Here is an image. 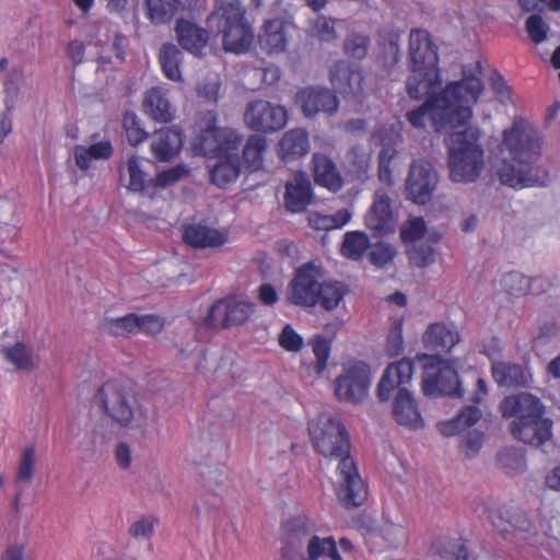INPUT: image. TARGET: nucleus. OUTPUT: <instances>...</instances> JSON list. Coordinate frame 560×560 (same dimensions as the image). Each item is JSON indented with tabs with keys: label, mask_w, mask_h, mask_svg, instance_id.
<instances>
[{
	"label": "nucleus",
	"mask_w": 560,
	"mask_h": 560,
	"mask_svg": "<svg viewBox=\"0 0 560 560\" xmlns=\"http://www.w3.org/2000/svg\"><path fill=\"white\" fill-rule=\"evenodd\" d=\"M499 150L502 159L493 168L501 185L518 190L550 184L549 172L537 163L541 155L540 138L529 125L514 121L503 131Z\"/></svg>",
	"instance_id": "obj_1"
},
{
	"label": "nucleus",
	"mask_w": 560,
	"mask_h": 560,
	"mask_svg": "<svg viewBox=\"0 0 560 560\" xmlns=\"http://www.w3.org/2000/svg\"><path fill=\"white\" fill-rule=\"evenodd\" d=\"M314 448L324 457L339 460L338 500L346 508L360 506L366 499V489L350 456L351 443L346 425L330 413H320L308 423Z\"/></svg>",
	"instance_id": "obj_2"
},
{
	"label": "nucleus",
	"mask_w": 560,
	"mask_h": 560,
	"mask_svg": "<svg viewBox=\"0 0 560 560\" xmlns=\"http://www.w3.org/2000/svg\"><path fill=\"white\" fill-rule=\"evenodd\" d=\"M483 84L471 69L463 67V79L448 83L438 96H431L416 109L406 114L408 122L418 129L425 127L430 116L434 130L465 126L472 116L471 105L477 102Z\"/></svg>",
	"instance_id": "obj_3"
},
{
	"label": "nucleus",
	"mask_w": 560,
	"mask_h": 560,
	"mask_svg": "<svg viewBox=\"0 0 560 560\" xmlns=\"http://www.w3.org/2000/svg\"><path fill=\"white\" fill-rule=\"evenodd\" d=\"M480 130L466 127L444 138L447 150L450 178L455 183L476 182L485 167V150L480 143Z\"/></svg>",
	"instance_id": "obj_4"
},
{
	"label": "nucleus",
	"mask_w": 560,
	"mask_h": 560,
	"mask_svg": "<svg viewBox=\"0 0 560 560\" xmlns=\"http://www.w3.org/2000/svg\"><path fill=\"white\" fill-rule=\"evenodd\" d=\"M211 31L222 34L226 51L242 54L249 49L254 32L241 0H215V10L207 19Z\"/></svg>",
	"instance_id": "obj_5"
},
{
	"label": "nucleus",
	"mask_w": 560,
	"mask_h": 560,
	"mask_svg": "<svg viewBox=\"0 0 560 560\" xmlns=\"http://www.w3.org/2000/svg\"><path fill=\"white\" fill-rule=\"evenodd\" d=\"M96 400L106 416L121 428L145 425V409L133 392L119 381H107L97 390Z\"/></svg>",
	"instance_id": "obj_6"
},
{
	"label": "nucleus",
	"mask_w": 560,
	"mask_h": 560,
	"mask_svg": "<svg viewBox=\"0 0 560 560\" xmlns=\"http://www.w3.org/2000/svg\"><path fill=\"white\" fill-rule=\"evenodd\" d=\"M419 360H425L421 388L424 396L438 398L447 396L462 398L464 389L457 371L440 355L418 354Z\"/></svg>",
	"instance_id": "obj_7"
},
{
	"label": "nucleus",
	"mask_w": 560,
	"mask_h": 560,
	"mask_svg": "<svg viewBox=\"0 0 560 560\" xmlns=\"http://www.w3.org/2000/svg\"><path fill=\"white\" fill-rule=\"evenodd\" d=\"M370 384V366L363 361H353L335 380V395L340 401L357 405L368 396Z\"/></svg>",
	"instance_id": "obj_8"
},
{
	"label": "nucleus",
	"mask_w": 560,
	"mask_h": 560,
	"mask_svg": "<svg viewBox=\"0 0 560 560\" xmlns=\"http://www.w3.org/2000/svg\"><path fill=\"white\" fill-rule=\"evenodd\" d=\"M256 305L236 298H224L212 304L205 317V325L210 328L225 329L246 323L255 313Z\"/></svg>",
	"instance_id": "obj_9"
},
{
	"label": "nucleus",
	"mask_w": 560,
	"mask_h": 560,
	"mask_svg": "<svg viewBox=\"0 0 560 560\" xmlns=\"http://www.w3.org/2000/svg\"><path fill=\"white\" fill-rule=\"evenodd\" d=\"M209 122L203 128L195 142V149L205 156H219L229 151H235L242 138L232 128H220L214 125L217 117L213 112H208Z\"/></svg>",
	"instance_id": "obj_10"
},
{
	"label": "nucleus",
	"mask_w": 560,
	"mask_h": 560,
	"mask_svg": "<svg viewBox=\"0 0 560 560\" xmlns=\"http://www.w3.org/2000/svg\"><path fill=\"white\" fill-rule=\"evenodd\" d=\"M319 269L313 262L301 266L287 291V300L296 306L314 307L318 303L320 284Z\"/></svg>",
	"instance_id": "obj_11"
},
{
	"label": "nucleus",
	"mask_w": 560,
	"mask_h": 560,
	"mask_svg": "<svg viewBox=\"0 0 560 560\" xmlns=\"http://www.w3.org/2000/svg\"><path fill=\"white\" fill-rule=\"evenodd\" d=\"M244 120L254 131L270 133L287 125V109L265 100L249 102L244 113Z\"/></svg>",
	"instance_id": "obj_12"
},
{
	"label": "nucleus",
	"mask_w": 560,
	"mask_h": 560,
	"mask_svg": "<svg viewBox=\"0 0 560 560\" xmlns=\"http://www.w3.org/2000/svg\"><path fill=\"white\" fill-rule=\"evenodd\" d=\"M438 182V173L429 161H415L409 168L406 190L413 202L427 205L432 199Z\"/></svg>",
	"instance_id": "obj_13"
},
{
	"label": "nucleus",
	"mask_w": 560,
	"mask_h": 560,
	"mask_svg": "<svg viewBox=\"0 0 560 560\" xmlns=\"http://www.w3.org/2000/svg\"><path fill=\"white\" fill-rule=\"evenodd\" d=\"M552 425V420L541 415L537 419L512 421L510 423V431L517 441L541 448L542 452L547 453L546 447L553 444Z\"/></svg>",
	"instance_id": "obj_14"
},
{
	"label": "nucleus",
	"mask_w": 560,
	"mask_h": 560,
	"mask_svg": "<svg viewBox=\"0 0 560 560\" xmlns=\"http://www.w3.org/2000/svg\"><path fill=\"white\" fill-rule=\"evenodd\" d=\"M413 375V361L404 358L390 363L377 384L376 395L380 401L385 402L394 398L396 393L408 389Z\"/></svg>",
	"instance_id": "obj_15"
},
{
	"label": "nucleus",
	"mask_w": 560,
	"mask_h": 560,
	"mask_svg": "<svg viewBox=\"0 0 560 560\" xmlns=\"http://www.w3.org/2000/svg\"><path fill=\"white\" fill-rule=\"evenodd\" d=\"M408 68L440 70L438 46L428 31L412 30L410 32Z\"/></svg>",
	"instance_id": "obj_16"
},
{
	"label": "nucleus",
	"mask_w": 560,
	"mask_h": 560,
	"mask_svg": "<svg viewBox=\"0 0 560 560\" xmlns=\"http://www.w3.org/2000/svg\"><path fill=\"white\" fill-rule=\"evenodd\" d=\"M365 225L376 237L395 232L396 221L392 210V200L385 192H375L373 203L365 215Z\"/></svg>",
	"instance_id": "obj_17"
},
{
	"label": "nucleus",
	"mask_w": 560,
	"mask_h": 560,
	"mask_svg": "<svg viewBox=\"0 0 560 560\" xmlns=\"http://www.w3.org/2000/svg\"><path fill=\"white\" fill-rule=\"evenodd\" d=\"M500 410L504 418L514 417L513 421H526L545 413V406L535 395L523 392L506 396L500 402Z\"/></svg>",
	"instance_id": "obj_18"
},
{
	"label": "nucleus",
	"mask_w": 560,
	"mask_h": 560,
	"mask_svg": "<svg viewBox=\"0 0 560 560\" xmlns=\"http://www.w3.org/2000/svg\"><path fill=\"white\" fill-rule=\"evenodd\" d=\"M313 187L304 173H296L284 185L283 205L291 213H302L313 202Z\"/></svg>",
	"instance_id": "obj_19"
},
{
	"label": "nucleus",
	"mask_w": 560,
	"mask_h": 560,
	"mask_svg": "<svg viewBox=\"0 0 560 560\" xmlns=\"http://www.w3.org/2000/svg\"><path fill=\"white\" fill-rule=\"evenodd\" d=\"M491 373L493 380L500 387L529 388L534 383L530 369L515 362H494L491 366Z\"/></svg>",
	"instance_id": "obj_20"
},
{
	"label": "nucleus",
	"mask_w": 560,
	"mask_h": 560,
	"mask_svg": "<svg viewBox=\"0 0 560 560\" xmlns=\"http://www.w3.org/2000/svg\"><path fill=\"white\" fill-rule=\"evenodd\" d=\"M302 112L306 117H314L318 113L332 115L338 110L337 96L325 88H308L298 94Z\"/></svg>",
	"instance_id": "obj_21"
},
{
	"label": "nucleus",
	"mask_w": 560,
	"mask_h": 560,
	"mask_svg": "<svg viewBox=\"0 0 560 560\" xmlns=\"http://www.w3.org/2000/svg\"><path fill=\"white\" fill-rule=\"evenodd\" d=\"M334 89L345 96H358L363 91L362 72L346 60L336 61L330 68Z\"/></svg>",
	"instance_id": "obj_22"
},
{
	"label": "nucleus",
	"mask_w": 560,
	"mask_h": 560,
	"mask_svg": "<svg viewBox=\"0 0 560 560\" xmlns=\"http://www.w3.org/2000/svg\"><path fill=\"white\" fill-rule=\"evenodd\" d=\"M392 399V417L399 425L410 430L424 427L418 404L409 389L396 393Z\"/></svg>",
	"instance_id": "obj_23"
},
{
	"label": "nucleus",
	"mask_w": 560,
	"mask_h": 560,
	"mask_svg": "<svg viewBox=\"0 0 560 560\" xmlns=\"http://www.w3.org/2000/svg\"><path fill=\"white\" fill-rule=\"evenodd\" d=\"M409 74L406 79V93L415 101L438 96L434 94L441 83L440 70L408 68Z\"/></svg>",
	"instance_id": "obj_24"
},
{
	"label": "nucleus",
	"mask_w": 560,
	"mask_h": 560,
	"mask_svg": "<svg viewBox=\"0 0 560 560\" xmlns=\"http://www.w3.org/2000/svg\"><path fill=\"white\" fill-rule=\"evenodd\" d=\"M460 340L458 331L442 323L429 325L422 336L423 347L435 355L450 352Z\"/></svg>",
	"instance_id": "obj_25"
},
{
	"label": "nucleus",
	"mask_w": 560,
	"mask_h": 560,
	"mask_svg": "<svg viewBox=\"0 0 560 560\" xmlns=\"http://www.w3.org/2000/svg\"><path fill=\"white\" fill-rule=\"evenodd\" d=\"M183 241L194 248H219L226 243L228 236L214 228L192 223L184 226Z\"/></svg>",
	"instance_id": "obj_26"
},
{
	"label": "nucleus",
	"mask_w": 560,
	"mask_h": 560,
	"mask_svg": "<svg viewBox=\"0 0 560 560\" xmlns=\"http://www.w3.org/2000/svg\"><path fill=\"white\" fill-rule=\"evenodd\" d=\"M210 170L211 183L218 187H225L235 182L241 173V160L235 151L221 154Z\"/></svg>",
	"instance_id": "obj_27"
},
{
	"label": "nucleus",
	"mask_w": 560,
	"mask_h": 560,
	"mask_svg": "<svg viewBox=\"0 0 560 560\" xmlns=\"http://www.w3.org/2000/svg\"><path fill=\"white\" fill-rule=\"evenodd\" d=\"M175 31L178 43L185 50L201 56V50L208 42V32L205 28L182 19L177 21Z\"/></svg>",
	"instance_id": "obj_28"
},
{
	"label": "nucleus",
	"mask_w": 560,
	"mask_h": 560,
	"mask_svg": "<svg viewBox=\"0 0 560 560\" xmlns=\"http://www.w3.org/2000/svg\"><path fill=\"white\" fill-rule=\"evenodd\" d=\"M144 112L155 121L168 122L173 119V110L166 93L161 88L150 89L142 103Z\"/></svg>",
	"instance_id": "obj_29"
},
{
	"label": "nucleus",
	"mask_w": 560,
	"mask_h": 560,
	"mask_svg": "<svg viewBox=\"0 0 560 560\" xmlns=\"http://www.w3.org/2000/svg\"><path fill=\"white\" fill-rule=\"evenodd\" d=\"M180 145V132L166 128L154 132L151 150L159 161L166 162L178 152Z\"/></svg>",
	"instance_id": "obj_30"
},
{
	"label": "nucleus",
	"mask_w": 560,
	"mask_h": 560,
	"mask_svg": "<svg viewBox=\"0 0 560 560\" xmlns=\"http://www.w3.org/2000/svg\"><path fill=\"white\" fill-rule=\"evenodd\" d=\"M314 179L315 182L332 191L339 190L343 180L339 174L336 164L324 154L313 155Z\"/></svg>",
	"instance_id": "obj_31"
},
{
	"label": "nucleus",
	"mask_w": 560,
	"mask_h": 560,
	"mask_svg": "<svg viewBox=\"0 0 560 560\" xmlns=\"http://www.w3.org/2000/svg\"><path fill=\"white\" fill-rule=\"evenodd\" d=\"M279 147L284 160L301 158L310 151L308 135L303 129H291L282 136Z\"/></svg>",
	"instance_id": "obj_32"
},
{
	"label": "nucleus",
	"mask_w": 560,
	"mask_h": 560,
	"mask_svg": "<svg viewBox=\"0 0 560 560\" xmlns=\"http://www.w3.org/2000/svg\"><path fill=\"white\" fill-rule=\"evenodd\" d=\"M0 353L16 370L31 371L36 368L33 349L22 341H16L13 345H2Z\"/></svg>",
	"instance_id": "obj_33"
},
{
	"label": "nucleus",
	"mask_w": 560,
	"mask_h": 560,
	"mask_svg": "<svg viewBox=\"0 0 560 560\" xmlns=\"http://www.w3.org/2000/svg\"><path fill=\"white\" fill-rule=\"evenodd\" d=\"M258 42L260 48L269 54L283 51L287 46L283 23L280 20L267 21L262 33L259 34Z\"/></svg>",
	"instance_id": "obj_34"
},
{
	"label": "nucleus",
	"mask_w": 560,
	"mask_h": 560,
	"mask_svg": "<svg viewBox=\"0 0 560 560\" xmlns=\"http://www.w3.org/2000/svg\"><path fill=\"white\" fill-rule=\"evenodd\" d=\"M159 60L162 71L168 80L175 82L182 81L180 65L183 61V52L175 44H163L160 49Z\"/></svg>",
	"instance_id": "obj_35"
},
{
	"label": "nucleus",
	"mask_w": 560,
	"mask_h": 560,
	"mask_svg": "<svg viewBox=\"0 0 560 560\" xmlns=\"http://www.w3.org/2000/svg\"><path fill=\"white\" fill-rule=\"evenodd\" d=\"M481 417V411L476 406H467L460 410L457 417L439 424V430L444 436H452L472 427Z\"/></svg>",
	"instance_id": "obj_36"
},
{
	"label": "nucleus",
	"mask_w": 560,
	"mask_h": 560,
	"mask_svg": "<svg viewBox=\"0 0 560 560\" xmlns=\"http://www.w3.org/2000/svg\"><path fill=\"white\" fill-rule=\"evenodd\" d=\"M346 164L352 177L364 180L371 168V153L361 144L352 145L346 153Z\"/></svg>",
	"instance_id": "obj_37"
},
{
	"label": "nucleus",
	"mask_w": 560,
	"mask_h": 560,
	"mask_svg": "<svg viewBox=\"0 0 560 560\" xmlns=\"http://www.w3.org/2000/svg\"><path fill=\"white\" fill-rule=\"evenodd\" d=\"M180 4V0H145L147 16L153 24L168 23Z\"/></svg>",
	"instance_id": "obj_38"
},
{
	"label": "nucleus",
	"mask_w": 560,
	"mask_h": 560,
	"mask_svg": "<svg viewBox=\"0 0 560 560\" xmlns=\"http://www.w3.org/2000/svg\"><path fill=\"white\" fill-rule=\"evenodd\" d=\"M307 556L308 560H318L322 557L330 560H343L332 536L322 538L313 535L307 542Z\"/></svg>",
	"instance_id": "obj_39"
},
{
	"label": "nucleus",
	"mask_w": 560,
	"mask_h": 560,
	"mask_svg": "<svg viewBox=\"0 0 560 560\" xmlns=\"http://www.w3.org/2000/svg\"><path fill=\"white\" fill-rule=\"evenodd\" d=\"M348 292V287L340 281L322 282L317 304L328 312L334 311Z\"/></svg>",
	"instance_id": "obj_40"
},
{
	"label": "nucleus",
	"mask_w": 560,
	"mask_h": 560,
	"mask_svg": "<svg viewBox=\"0 0 560 560\" xmlns=\"http://www.w3.org/2000/svg\"><path fill=\"white\" fill-rule=\"evenodd\" d=\"M267 147L266 138L259 135L248 137L243 149V160L252 172L262 166V153Z\"/></svg>",
	"instance_id": "obj_41"
},
{
	"label": "nucleus",
	"mask_w": 560,
	"mask_h": 560,
	"mask_svg": "<svg viewBox=\"0 0 560 560\" xmlns=\"http://www.w3.org/2000/svg\"><path fill=\"white\" fill-rule=\"evenodd\" d=\"M369 247L368 235L361 231H352L345 234L341 250L347 258L359 260Z\"/></svg>",
	"instance_id": "obj_42"
},
{
	"label": "nucleus",
	"mask_w": 560,
	"mask_h": 560,
	"mask_svg": "<svg viewBox=\"0 0 560 560\" xmlns=\"http://www.w3.org/2000/svg\"><path fill=\"white\" fill-rule=\"evenodd\" d=\"M475 511L480 518L488 520L498 533L502 535L509 533L506 520L511 514V508L502 506L499 509H490L485 503H480Z\"/></svg>",
	"instance_id": "obj_43"
},
{
	"label": "nucleus",
	"mask_w": 560,
	"mask_h": 560,
	"mask_svg": "<svg viewBox=\"0 0 560 560\" xmlns=\"http://www.w3.org/2000/svg\"><path fill=\"white\" fill-rule=\"evenodd\" d=\"M125 170L129 176L127 188L133 192H141L147 188V173L141 167V163L137 156H130L125 164ZM124 167H119V176L122 178Z\"/></svg>",
	"instance_id": "obj_44"
},
{
	"label": "nucleus",
	"mask_w": 560,
	"mask_h": 560,
	"mask_svg": "<svg viewBox=\"0 0 560 560\" xmlns=\"http://www.w3.org/2000/svg\"><path fill=\"white\" fill-rule=\"evenodd\" d=\"M498 463L508 475H517L526 469V458L522 450L504 448L498 454Z\"/></svg>",
	"instance_id": "obj_45"
},
{
	"label": "nucleus",
	"mask_w": 560,
	"mask_h": 560,
	"mask_svg": "<svg viewBox=\"0 0 560 560\" xmlns=\"http://www.w3.org/2000/svg\"><path fill=\"white\" fill-rule=\"evenodd\" d=\"M221 89V79L217 73H209L196 84L197 98L207 104H217Z\"/></svg>",
	"instance_id": "obj_46"
},
{
	"label": "nucleus",
	"mask_w": 560,
	"mask_h": 560,
	"mask_svg": "<svg viewBox=\"0 0 560 560\" xmlns=\"http://www.w3.org/2000/svg\"><path fill=\"white\" fill-rule=\"evenodd\" d=\"M138 320V315L133 313L116 318H105L104 328L114 336H128L137 334Z\"/></svg>",
	"instance_id": "obj_47"
},
{
	"label": "nucleus",
	"mask_w": 560,
	"mask_h": 560,
	"mask_svg": "<svg viewBox=\"0 0 560 560\" xmlns=\"http://www.w3.org/2000/svg\"><path fill=\"white\" fill-rule=\"evenodd\" d=\"M283 526L290 542L302 540L306 537L311 538L315 530V524L304 516L292 517Z\"/></svg>",
	"instance_id": "obj_48"
},
{
	"label": "nucleus",
	"mask_w": 560,
	"mask_h": 560,
	"mask_svg": "<svg viewBox=\"0 0 560 560\" xmlns=\"http://www.w3.org/2000/svg\"><path fill=\"white\" fill-rule=\"evenodd\" d=\"M371 40L369 36L360 33H352L343 42L345 54L351 58L361 60L366 57Z\"/></svg>",
	"instance_id": "obj_49"
},
{
	"label": "nucleus",
	"mask_w": 560,
	"mask_h": 560,
	"mask_svg": "<svg viewBox=\"0 0 560 560\" xmlns=\"http://www.w3.org/2000/svg\"><path fill=\"white\" fill-rule=\"evenodd\" d=\"M503 289L513 296L525 295L530 288V279L518 271H511L501 280Z\"/></svg>",
	"instance_id": "obj_50"
},
{
	"label": "nucleus",
	"mask_w": 560,
	"mask_h": 560,
	"mask_svg": "<svg viewBox=\"0 0 560 560\" xmlns=\"http://www.w3.org/2000/svg\"><path fill=\"white\" fill-rule=\"evenodd\" d=\"M122 127L131 145H137L148 138V132L142 128L139 117L133 112H126Z\"/></svg>",
	"instance_id": "obj_51"
},
{
	"label": "nucleus",
	"mask_w": 560,
	"mask_h": 560,
	"mask_svg": "<svg viewBox=\"0 0 560 560\" xmlns=\"http://www.w3.org/2000/svg\"><path fill=\"white\" fill-rule=\"evenodd\" d=\"M35 467V447L27 446L22 452L18 472H16V481L20 482H31L34 475Z\"/></svg>",
	"instance_id": "obj_52"
},
{
	"label": "nucleus",
	"mask_w": 560,
	"mask_h": 560,
	"mask_svg": "<svg viewBox=\"0 0 560 560\" xmlns=\"http://www.w3.org/2000/svg\"><path fill=\"white\" fill-rule=\"evenodd\" d=\"M341 23L339 20L318 15L314 23L315 35L320 42H332L337 38L336 24Z\"/></svg>",
	"instance_id": "obj_53"
},
{
	"label": "nucleus",
	"mask_w": 560,
	"mask_h": 560,
	"mask_svg": "<svg viewBox=\"0 0 560 560\" xmlns=\"http://www.w3.org/2000/svg\"><path fill=\"white\" fill-rule=\"evenodd\" d=\"M313 352L316 357L315 371L322 374L330 355V341L322 336H316L312 341Z\"/></svg>",
	"instance_id": "obj_54"
},
{
	"label": "nucleus",
	"mask_w": 560,
	"mask_h": 560,
	"mask_svg": "<svg viewBox=\"0 0 560 560\" xmlns=\"http://www.w3.org/2000/svg\"><path fill=\"white\" fill-rule=\"evenodd\" d=\"M525 30L529 38L535 43H542L547 38L549 25L538 14H533L527 18L525 23Z\"/></svg>",
	"instance_id": "obj_55"
},
{
	"label": "nucleus",
	"mask_w": 560,
	"mask_h": 560,
	"mask_svg": "<svg viewBox=\"0 0 560 560\" xmlns=\"http://www.w3.org/2000/svg\"><path fill=\"white\" fill-rule=\"evenodd\" d=\"M188 174V170L184 165H176L168 170L160 172L152 180V185L158 188H164L175 184Z\"/></svg>",
	"instance_id": "obj_56"
},
{
	"label": "nucleus",
	"mask_w": 560,
	"mask_h": 560,
	"mask_svg": "<svg viewBox=\"0 0 560 560\" xmlns=\"http://www.w3.org/2000/svg\"><path fill=\"white\" fill-rule=\"evenodd\" d=\"M373 141L381 144L382 149H396L401 142L400 133L394 128L380 127L372 135Z\"/></svg>",
	"instance_id": "obj_57"
},
{
	"label": "nucleus",
	"mask_w": 560,
	"mask_h": 560,
	"mask_svg": "<svg viewBox=\"0 0 560 560\" xmlns=\"http://www.w3.org/2000/svg\"><path fill=\"white\" fill-rule=\"evenodd\" d=\"M395 255L396 250L394 246L390 244L378 243L372 247L369 257L370 261L376 267H384L393 260Z\"/></svg>",
	"instance_id": "obj_58"
},
{
	"label": "nucleus",
	"mask_w": 560,
	"mask_h": 560,
	"mask_svg": "<svg viewBox=\"0 0 560 560\" xmlns=\"http://www.w3.org/2000/svg\"><path fill=\"white\" fill-rule=\"evenodd\" d=\"M404 350L402 325L396 322L387 336L386 351L389 357H396Z\"/></svg>",
	"instance_id": "obj_59"
},
{
	"label": "nucleus",
	"mask_w": 560,
	"mask_h": 560,
	"mask_svg": "<svg viewBox=\"0 0 560 560\" xmlns=\"http://www.w3.org/2000/svg\"><path fill=\"white\" fill-rule=\"evenodd\" d=\"M279 343L287 351L296 352L303 347V338L291 325H285L279 335Z\"/></svg>",
	"instance_id": "obj_60"
},
{
	"label": "nucleus",
	"mask_w": 560,
	"mask_h": 560,
	"mask_svg": "<svg viewBox=\"0 0 560 560\" xmlns=\"http://www.w3.org/2000/svg\"><path fill=\"white\" fill-rule=\"evenodd\" d=\"M435 252L432 246L421 244L419 246H415L410 253V260L417 265L418 267H427L434 262Z\"/></svg>",
	"instance_id": "obj_61"
},
{
	"label": "nucleus",
	"mask_w": 560,
	"mask_h": 560,
	"mask_svg": "<svg viewBox=\"0 0 560 560\" xmlns=\"http://www.w3.org/2000/svg\"><path fill=\"white\" fill-rule=\"evenodd\" d=\"M425 233V222L422 218H413L409 221V225L401 230V238L404 242H416Z\"/></svg>",
	"instance_id": "obj_62"
},
{
	"label": "nucleus",
	"mask_w": 560,
	"mask_h": 560,
	"mask_svg": "<svg viewBox=\"0 0 560 560\" xmlns=\"http://www.w3.org/2000/svg\"><path fill=\"white\" fill-rule=\"evenodd\" d=\"M138 332H147V334H158L163 328V322L158 315L148 314V315H138Z\"/></svg>",
	"instance_id": "obj_63"
},
{
	"label": "nucleus",
	"mask_w": 560,
	"mask_h": 560,
	"mask_svg": "<svg viewBox=\"0 0 560 560\" xmlns=\"http://www.w3.org/2000/svg\"><path fill=\"white\" fill-rule=\"evenodd\" d=\"M483 434L477 430L468 431L462 440V447H465L468 457L474 456L481 448Z\"/></svg>",
	"instance_id": "obj_64"
}]
</instances>
